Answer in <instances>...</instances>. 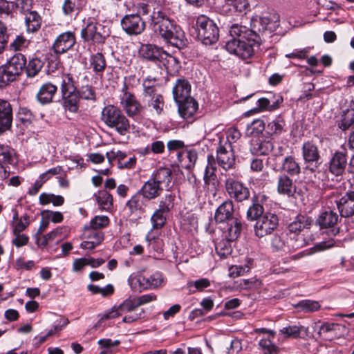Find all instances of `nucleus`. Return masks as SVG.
I'll use <instances>...</instances> for the list:
<instances>
[{"instance_id": "61", "label": "nucleus", "mask_w": 354, "mask_h": 354, "mask_svg": "<svg viewBox=\"0 0 354 354\" xmlns=\"http://www.w3.org/2000/svg\"><path fill=\"white\" fill-rule=\"evenodd\" d=\"M64 171V169L62 166H57L48 169L46 171L41 174L39 177L45 183L50 179L53 176L60 174Z\"/></svg>"}, {"instance_id": "54", "label": "nucleus", "mask_w": 354, "mask_h": 354, "mask_svg": "<svg viewBox=\"0 0 354 354\" xmlns=\"http://www.w3.org/2000/svg\"><path fill=\"white\" fill-rule=\"evenodd\" d=\"M119 340L112 341L111 339H101L98 341V344L104 348L100 354H111V347L117 346L120 344Z\"/></svg>"}, {"instance_id": "2", "label": "nucleus", "mask_w": 354, "mask_h": 354, "mask_svg": "<svg viewBox=\"0 0 354 354\" xmlns=\"http://www.w3.org/2000/svg\"><path fill=\"white\" fill-rule=\"evenodd\" d=\"M214 220L217 223H226L225 230L227 240L233 241L241 234V221L235 216L234 204L232 201L227 200L222 203L216 209Z\"/></svg>"}, {"instance_id": "50", "label": "nucleus", "mask_w": 354, "mask_h": 354, "mask_svg": "<svg viewBox=\"0 0 354 354\" xmlns=\"http://www.w3.org/2000/svg\"><path fill=\"white\" fill-rule=\"evenodd\" d=\"M295 306L301 311L305 313L317 311L320 308V305L318 301L309 299L300 301Z\"/></svg>"}, {"instance_id": "42", "label": "nucleus", "mask_w": 354, "mask_h": 354, "mask_svg": "<svg viewBox=\"0 0 354 354\" xmlns=\"http://www.w3.org/2000/svg\"><path fill=\"white\" fill-rule=\"evenodd\" d=\"M307 329L303 326H288L280 330V333L286 338H298L306 334Z\"/></svg>"}, {"instance_id": "53", "label": "nucleus", "mask_w": 354, "mask_h": 354, "mask_svg": "<svg viewBox=\"0 0 354 354\" xmlns=\"http://www.w3.org/2000/svg\"><path fill=\"white\" fill-rule=\"evenodd\" d=\"M17 119L24 125H29L32 119L33 115L31 111L26 107H20L17 113Z\"/></svg>"}, {"instance_id": "35", "label": "nucleus", "mask_w": 354, "mask_h": 354, "mask_svg": "<svg viewBox=\"0 0 354 354\" xmlns=\"http://www.w3.org/2000/svg\"><path fill=\"white\" fill-rule=\"evenodd\" d=\"M57 91V87L55 85L50 82L46 83L41 86L37 97L41 104L49 103L52 102Z\"/></svg>"}, {"instance_id": "23", "label": "nucleus", "mask_w": 354, "mask_h": 354, "mask_svg": "<svg viewBox=\"0 0 354 354\" xmlns=\"http://www.w3.org/2000/svg\"><path fill=\"white\" fill-rule=\"evenodd\" d=\"M12 109L10 104L0 99V134L10 130L12 123Z\"/></svg>"}, {"instance_id": "14", "label": "nucleus", "mask_w": 354, "mask_h": 354, "mask_svg": "<svg viewBox=\"0 0 354 354\" xmlns=\"http://www.w3.org/2000/svg\"><path fill=\"white\" fill-rule=\"evenodd\" d=\"M339 215L334 210L327 209L322 212L316 220V224L321 229L327 230L329 236H336L339 232L337 223Z\"/></svg>"}, {"instance_id": "59", "label": "nucleus", "mask_w": 354, "mask_h": 354, "mask_svg": "<svg viewBox=\"0 0 354 354\" xmlns=\"http://www.w3.org/2000/svg\"><path fill=\"white\" fill-rule=\"evenodd\" d=\"M95 241H85L80 244V248L84 250H93L99 245L104 240V234H96Z\"/></svg>"}, {"instance_id": "27", "label": "nucleus", "mask_w": 354, "mask_h": 354, "mask_svg": "<svg viewBox=\"0 0 354 354\" xmlns=\"http://www.w3.org/2000/svg\"><path fill=\"white\" fill-rule=\"evenodd\" d=\"M149 201L139 191L127 201V207L131 214H142L145 212Z\"/></svg>"}, {"instance_id": "9", "label": "nucleus", "mask_w": 354, "mask_h": 354, "mask_svg": "<svg viewBox=\"0 0 354 354\" xmlns=\"http://www.w3.org/2000/svg\"><path fill=\"white\" fill-rule=\"evenodd\" d=\"M233 37L232 39L227 41L226 49L229 53L235 54L243 59L250 58L254 54V47L259 46L261 44L254 43L253 41H250V38L238 37L239 39H236V37Z\"/></svg>"}, {"instance_id": "25", "label": "nucleus", "mask_w": 354, "mask_h": 354, "mask_svg": "<svg viewBox=\"0 0 354 354\" xmlns=\"http://www.w3.org/2000/svg\"><path fill=\"white\" fill-rule=\"evenodd\" d=\"M207 165L206 166L204 174L205 185L211 191H216L218 186L216 174H215L216 167L214 158L213 156H209L207 158Z\"/></svg>"}, {"instance_id": "62", "label": "nucleus", "mask_w": 354, "mask_h": 354, "mask_svg": "<svg viewBox=\"0 0 354 354\" xmlns=\"http://www.w3.org/2000/svg\"><path fill=\"white\" fill-rule=\"evenodd\" d=\"M26 39L22 35H17L12 42L9 45L10 50L14 51L21 50L25 47Z\"/></svg>"}, {"instance_id": "63", "label": "nucleus", "mask_w": 354, "mask_h": 354, "mask_svg": "<svg viewBox=\"0 0 354 354\" xmlns=\"http://www.w3.org/2000/svg\"><path fill=\"white\" fill-rule=\"evenodd\" d=\"M14 5L21 12L26 14L30 11L32 0H16V1L13 3V6Z\"/></svg>"}, {"instance_id": "57", "label": "nucleus", "mask_w": 354, "mask_h": 354, "mask_svg": "<svg viewBox=\"0 0 354 354\" xmlns=\"http://www.w3.org/2000/svg\"><path fill=\"white\" fill-rule=\"evenodd\" d=\"M9 35L6 24L0 21V54L3 52L8 43Z\"/></svg>"}, {"instance_id": "58", "label": "nucleus", "mask_w": 354, "mask_h": 354, "mask_svg": "<svg viewBox=\"0 0 354 354\" xmlns=\"http://www.w3.org/2000/svg\"><path fill=\"white\" fill-rule=\"evenodd\" d=\"M230 241H220L216 244V252L221 258H225L231 254L232 250L228 243Z\"/></svg>"}, {"instance_id": "12", "label": "nucleus", "mask_w": 354, "mask_h": 354, "mask_svg": "<svg viewBox=\"0 0 354 354\" xmlns=\"http://www.w3.org/2000/svg\"><path fill=\"white\" fill-rule=\"evenodd\" d=\"M131 288L141 291L142 290L153 289L164 285V278L161 272H157L149 277L138 276L129 279Z\"/></svg>"}, {"instance_id": "15", "label": "nucleus", "mask_w": 354, "mask_h": 354, "mask_svg": "<svg viewBox=\"0 0 354 354\" xmlns=\"http://www.w3.org/2000/svg\"><path fill=\"white\" fill-rule=\"evenodd\" d=\"M225 189L229 196L238 202L247 200L250 197V190L241 182L232 178L225 180Z\"/></svg>"}, {"instance_id": "30", "label": "nucleus", "mask_w": 354, "mask_h": 354, "mask_svg": "<svg viewBox=\"0 0 354 354\" xmlns=\"http://www.w3.org/2000/svg\"><path fill=\"white\" fill-rule=\"evenodd\" d=\"M176 103L178 106L179 114L185 119L192 117L198 109V103L192 97Z\"/></svg>"}, {"instance_id": "47", "label": "nucleus", "mask_w": 354, "mask_h": 354, "mask_svg": "<svg viewBox=\"0 0 354 354\" xmlns=\"http://www.w3.org/2000/svg\"><path fill=\"white\" fill-rule=\"evenodd\" d=\"M76 91L79 95L80 99L90 100L92 102L96 101L95 90L91 86H82L78 89L76 88Z\"/></svg>"}, {"instance_id": "55", "label": "nucleus", "mask_w": 354, "mask_h": 354, "mask_svg": "<svg viewBox=\"0 0 354 354\" xmlns=\"http://www.w3.org/2000/svg\"><path fill=\"white\" fill-rule=\"evenodd\" d=\"M109 223V218L106 216H95L90 222V227L93 230L106 227Z\"/></svg>"}, {"instance_id": "20", "label": "nucleus", "mask_w": 354, "mask_h": 354, "mask_svg": "<svg viewBox=\"0 0 354 354\" xmlns=\"http://www.w3.org/2000/svg\"><path fill=\"white\" fill-rule=\"evenodd\" d=\"M276 169L292 177L299 176L301 170L299 162L293 155L284 157L279 164L276 163Z\"/></svg>"}, {"instance_id": "16", "label": "nucleus", "mask_w": 354, "mask_h": 354, "mask_svg": "<svg viewBox=\"0 0 354 354\" xmlns=\"http://www.w3.org/2000/svg\"><path fill=\"white\" fill-rule=\"evenodd\" d=\"M121 26L129 35H140L145 29V23L139 14L126 15L121 20Z\"/></svg>"}, {"instance_id": "11", "label": "nucleus", "mask_w": 354, "mask_h": 354, "mask_svg": "<svg viewBox=\"0 0 354 354\" xmlns=\"http://www.w3.org/2000/svg\"><path fill=\"white\" fill-rule=\"evenodd\" d=\"M279 217L271 212L263 214L259 217L254 225V235L259 239L270 235L279 225Z\"/></svg>"}, {"instance_id": "48", "label": "nucleus", "mask_w": 354, "mask_h": 354, "mask_svg": "<svg viewBox=\"0 0 354 354\" xmlns=\"http://www.w3.org/2000/svg\"><path fill=\"white\" fill-rule=\"evenodd\" d=\"M96 200L102 209L109 210L113 205L112 195L106 191L100 192Z\"/></svg>"}, {"instance_id": "40", "label": "nucleus", "mask_w": 354, "mask_h": 354, "mask_svg": "<svg viewBox=\"0 0 354 354\" xmlns=\"http://www.w3.org/2000/svg\"><path fill=\"white\" fill-rule=\"evenodd\" d=\"M286 236L283 233H276L270 239V245L275 251H289Z\"/></svg>"}, {"instance_id": "17", "label": "nucleus", "mask_w": 354, "mask_h": 354, "mask_svg": "<svg viewBox=\"0 0 354 354\" xmlns=\"http://www.w3.org/2000/svg\"><path fill=\"white\" fill-rule=\"evenodd\" d=\"M216 151V161L218 165L225 170L232 168L235 165V156L232 145L230 143L221 145Z\"/></svg>"}, {"instance_id": "13", "label": "nucleus", "mask_w": 354, "mask_h": 354, "mask_svg": "<svg viewBox=\"0 0 354 354\" xmlns=\"http://www.w3.org/2000/svg\"><path fill=\"white\" fill-rule=\"evenodd\" d=\"M104 28V26L97 23L95 19L89 18L86 26L81 31V36L86 41H92L97 44L103 43L108 35Z\"/></svg>"}, {"instance_id": "32", "label": "nucleus", "mask_w": 354, "mask_h": 354, "mask_svg": "<svg viewBox=\"0 0 354 354\" xmlns=\"http://www.w3.org/2000/svg\"><path fill=\"white\" fill-rule=\"evenodd\" d=\"M158 183L152 178H149L141 187L140 192L145 195V196L149 200L154 199L158 197L163 191Z\"/></svg>"}, {"instance_id": "18", "label": "nucleus", "mask_w": 354, "mask_h": 354, "mask_svg": "<svg viewBox=\"0 0 354 354\" xmlns=\"http://www.w3.org/2000/svg\"><path fill=\"white\" fill-rule=\"evenodd\" d=\"M347 166V152L345 149L335 151L329 161V171L336 176L343 175Z\"/></svg>"}, {"instance_id": "4", "label": "nucleus", "mask_w": 354, "mask_h": 354, "mask_svg": "<svg viewBox=\"0 0 354 354\" xmlns=\"http://www.w3.org/2000/svg\"><path fill=\"white\" fill-rule=\"evenodd\" d=\"M268 19L263 17L253 18L250 22V28L245 26L233 24L229 30L232 37L250 38L254 43H261V36L267 30Z\"/></svg>"}, {"instance_id": "24", "label": "nucleus", "mask_w": 354, "mask_h": 354, "mask_svg": "<svg viewBox=\"0 0 354 354\" xmlns=\"http://www.w3.org/2000/svg\"><path fill=\"white\" fill-rule=\"evenodd\" d=\"M338 210L342 217L354 215V191L347 192L337 201Z\"/></svg>"}, {"instance_id": "44", "label": "nucleus", "mask_w": 354, "mask_h": 354, "mask_svg": "<svg viewBox=\"0 0 354 354\" xmlns=\"http://www.w3.org/2000/svg\"><path fill=\"white\" fill-rule=\"evenodd\" d=\"M168 212H169L159 207V208L153 214L151 221L154 229H160L164 226L166 221L167 214Z\"/></svg>"}, {"instance_id": "3", "label": "nucleus", "mask_w": 354, "mask_h": 354, "mask_svg": "<svg viewBox=\"0 0 354 354\" xmlns=\"http://www.w3.org/2000/svg\"><path fill=\"white\" fill-rule=\"evenodd\" d=\"M143 100L153 113L160 115L163 113L165 103L163 95L158 92V85L155 77H146L142 84Z\"/></svg>"}, {"instance_id": "6", "label": "nucleus", "mask_w": 354, "mask_h": 354, "mask_svg": "<svg viewBox=\"0 0 354 354\" xmlns=\"http://www.w3.org/2000/svg\"><path fill=\"white\" fill-rule=\"evenodd\" d=\"M61 92L64 106L72 113H77L79 109L80 97L74 85L73 77L70 74L62 76Z\"/></svg>"}, {"instance_id": "33", "label": "nucleus", "mask_w": 354, "mask_h": 354, "mask_svg": "<svg viewBox=\"0 0 354 354\" xmlns=\"http://www.w3.org/2000/svg\"><path fill=\"white\" fill-rule=\"evenodd\" d=\"M273 147V143L271 140L257 138L252 141L250 150L252 153L261 156L268 154L272 151Z\"/></svg>"}, {"instance_id": "19", "label": "nucleus", "mask_w": 354, "mask_h": 354, "mask_svg": "<svg viewBox=\"0 0 354 354\" xmlns=\"http://www.w3.org/2000/svg\"><path fill=\"white\" fill-rule=\"evenodd\" d=\"M17 160L14 149L8 145L0 144V180L8 178L9 173L5 169L8 165H13Z\"/></svg>"}, {"instance_id": "37", "label": "nucleus", "mask_w": 354, "mask_h": 354, "mask_svg": "<svg viewBox=\"0 0 354 354\" xmlns=\"http://www.w3.org/2000/svg\"><path fill=\"white\" fill-rule=\"evenodd\" d=\"M25 24L28 32H35L41 27V18L36 11L30 10L26 13Z\"/></svg>"}, {"instance_id": "5", "label": "nucleus", "mask_w": 354, "mask_h": 354, "mask_svg": "<svg viewBox=\"0 0 354 354\" xmlns=\"http://www.w3.org/2000/svg\"><path fill=\"white\" fill-rule=\"evenodd\" d=\"M101 120L107 127L113 129L121 136L129 132V120L120 109L114 105L109 104L102 109Z\"/></svg>"}, {"instance_id": "41", "label": "nucleus", "mask_w": 354, "mask_h": 354, "mask_svg": "<svg viewBox=\"0 0 354 354\" xmlns=\"http://www.w3.org/2000/svg\"><path fill=\"white\" fill-rule=\"evenodd\" d=\"M18 212H15L12 217V232L13 234L21 233L24 231L30 224L29 216L27 214H24L18 218Z\"/></svg>"}, {"instance_id": "34", "label": "nucleus", "mask_w": 354, "mask_h": 354, "mask_svg": "<svg viewBox=\"0 0 354 354\" xmlns=\"http://www.w3.org/2000/svg\"><path fill=\"white\" fill-rule=\"evenodd\" d=\"M313 220L305 215H298L288 227L290 233L299 234L304 229H308L311 226Z\"/></svg>"}, {"instance_id": "29", "label": "nucleus", "mask_w": 354, "mask_h": 354, "mask_svg": "<svg viewBox=\"0 0 354 354\" xmlns=\"http://www.w3.org/2000/svg\"><path fill=\"white\" fill-rule=\"evenodd\" d=\"M302 156L307 164H317L320 159L319 151L317 146L312 142L308 141L303 144ZM317 167V165H315Z\"/></svg>"}, {"instance_id": "49", "label": "nucleus", "mask_w": 354, "mask_h": 354, "mask_svg": "<svg viewBox=\"0 0 354 354\" xmlns=\"http://www.w3.org/2000/svg\"><path fill=\"white\" fill-rule=\"evenodd\" d=\"M43 67V62L38 58H32L28 63L27 66L25 68L27 76L33 77L36 76Z\"/></svg>"}, {"instance_id": "10", "label": "nucleus", "mask_w": 354, "mask_h": 354, "mask_svg": "<svg viewBox=\"0 0 354 354\" xmlns=\"http://www.w3.org/2000/svg\"><path fill=\"white\" fill-rule=\"evenodd\" d=\"M121 93L120 104L127 115L132 118L138 116L142 110V106L136 95L128 91V86L125 82L121 88Z\"/></svg>"}, {"instance_id": "43", "label": "nucleus", "mask_w": 354, "mask_h": 354, "mask_svg": "<svg viewBox=\"0 0 354 354\" xmlns=\"http://www.w3.org/2000/svg\"><path fill=\"white\" fill-rule=\"evenodd\" d=\"M90 65L94 72L102 73L106 65L104 56L100 53L92 55L90 58Z\"/></svg>"}, {"instance_id": "8", "label": "nucleus", "mask_w": 354, "mask_h": 354, "mask_svg": "<svg viewBox=\"0 0 354 354\" xmlns=\"http://www.w3.org/2000/svg\"><path fill=\"white\" fill-rule=\"evenodd\" d=\"M198 37L206 46L215 44L219 37L218 28L216 24L204 15L196 19Z\"/></svg>"}, {"instance_id": "64", "label": "nucleus", "mask_w": 354, "mask_h": 354, "mask_svg": "<svg viewBox=\"0 0 354 354\" xmlns=\"http://www.w3.org/2000/svg\"><path fill=\"white\" fill-rule=\"evenodd\" d=\"M183 154L189 161V163L185 166V168L190 169L194 167L198 158L196 151L194 149L187 150L183 152Z\"/></svg>"}, {"instance_id": "46", "label": "nucleus", "mask_w": 354, "mask_h": 354, "mask_svg": "<svg viewBox=\"0 0 354 354\" xmlns=\"http://www.w3.org/2000/svg\"><path fill=\"white\" fill-rule=\"evenodd\" d=\"M285 120L281 115H278L268 124V129L271 134L280 135L283 131Z\"/></svg>"}, {"instance_id": "22", "label": "nucleus", "mask_w": 354, "mask_h": 354, "mask_svg": "<svg viewBox=\"0 0 354 354\" xmlns=\"http://www.w3.org/2000/svg\"><path fill=\"white\" fill-rule=\"evenodd\" d=\"M75 44V34L73 32L67 31L60 34L56 38L53 48L56 54H63L73 48Z\"/></svg>"}, {"instance_id": "39", "label": "nucleus", "mask_w": 354, "mask_h": 354, "mask_svg": "<svg viewBox=\"0 0 354 354\" xmlns=\"http://www.w3.org/2000/svg\"><path fill=\"white\" fill-rule=\"evenodd\" d=\"M354 123V102H351L348 108L343 110L339 127L342 130L348 129Z\"/></svg>"}, {"instance_id": "31", "label": "nucleus", "mask_w": 354, "mask_h": 354, "mask_svg": "<svg viewBox=\"0 0 354 354\" xmlns=\"http://www.w3.org/2000/svg\"><path fill=\"white\" fill-rule=\"evenodd\" d=\"M151 178L162 188L167 189L172 180V171L168 167H160L152 174Z\"/></svg>"}, {"instance_id": "1", "label": "nucleus", "mask_w": 354, "mask_h": 354, "mask_svg": "<svg viewBox=\"0 0 354 354\" xmlns=\"http://www.w3.org/2000/svg\"><path fill=\"white\" fill-rule=\"evenodd\" d=\"M150 27L166 42L182 48L187 44L185 33L175 21L161 10H154L151 15Z\"/></svg>"}, {"instance_id": "7", "label": "nucleus", "mask_w": 354, "mask_h": 354, "mask_svg": "<svg viewBox=\"0 0 354 354\" xmlns=\"http://www.w3.org/2000/svg\"><path fill=\"white\" fill-rule=\"evenodd\" d=\"M138 53L142 59L158 64L159 66L168 67L169 64L177 62L175 57L168 54L162 48L151 44H142Z\"/></svg>"}, {"instance_id": "60", "label": "nucleus", "mask_w": 354, "mask_h": 354, "mask_svg": "<svg viewBox=\"0 0 354 354\" xmlns=\"http://www.w3.org/2000/svg\"><path fill=\"white\" fill-rule=\"evenodd\" d=\"M41 216L46 218L55 223L62 222L64 218L62 214L59 212L44 210L41 212Z\"/></svg>"}, {"instance_id": "38", "label": "nucleus", "mask_w": 354, "mask_h": 354, "mask_svg": "<svg viewBox=\"0 0 354 354\" xmlns=\"http://www.w3.org/2000/svg\"><path fill=\"white\" fill-rule=\"evenodd\" d=\"M19 75L5 64L0 66V88H4L15 81Z\"/></svg>"}, {"instance_id": "51", "label": "nucleus", "mask_w": 354, "mask_h": 354, "mask_svg": "<svg viewBox=\"0 0 354 354\" xmlns=\"http://www.w3.org/2000/svg\"><path fill=\"white\" fill-rule=\"evenodd\" d=\"M264 129V122L262 120H255L248 126L246 133L249 136H257L261 133Z\"/></svg>"}, {"instance_id": "21", "label": "nucleus", "mask_w": 354, "mask_h": 354, "mask_svg": "<svg viewBox=\"0 0 354 354\" xmlns=\"http://www.w3.org/2000/svg\"><path fill=\"white\" fill-rule=\"evenodd\" d=\"M138 308L136 299L129 298L118 306H113L109 312L103 315L101 320L114 319L127 313L133 312Z\"/></svg>"}, {"instance_id": "52", "label": "nucleus", "mask_w": 354, "mask_h": 354, "mask_svg": "<svg viewBox=\"0 0 354 354\" xmlns=\"http://www.w3.org/2000/svg\"><path fill=\"white\" fill-rule=\"evenodd\" d=\"M81 6V2L76 3L75 0H64L62 9L65 15H72L74 13H78Z\"/></svg>"}, {"instance_id": "26", "label": "nucleus", "mask_w": 354, "mask_h": 354, "mask_svg": "<svg viewBox=\"0 0 354 354\" xmlns=\"http://www.w3.org/2000/svg\"><path fill=\"white\" fill-rule=\"evenodd\" d=\"M191 85L185 78H179L176 80L172 88L174 100L176 102H182L191 97Z\"/></svg>"}, {"instance_id": "36", "label": "nucleus", "mask_w": 354, "mask_h": 354, "mask_svg": "<svg viewBox=\"0 0 354 354\" xmlns=\"http://www.w3.org/2000/svg\"><path fill=\"white\" fill-rule=\"evenodd\" d=\"M19 76L26 68V58L20 53H15L5 64Z\"/></svg>"}, {"instance_id": "28", "label": "nucleus", "mask_w": 354, "mask_h": 354, "mask_svg": "<svg viewBox=\"0 0 354 354\" xmlns=\"http://www.w3.org/2000/svg\"><path fill=\"white\" fill-rule=\"evenodd\" d=\"M291 177L285 174H280L278 176L277 190L279 194L290 197L295 194L297 188Z\"/></svg>"}, {"instance_id": "45", "label": "nucleus", "mask_w": 354, "mask_h": 354, "mask_svg": "<svg viewBox=\"0 0 354 354\" xmlns=\"http://www.w3.org/2000/svg\"><path fill=\"white\" fill-rule=\"evenodd\" d=\"M252 205L247 211L246 216L250 221H257L259 217H261L263 215L264 208L263 205L254 201V198L252 199Z\"/></svg>"}, {"instance_id": "56", "label": "nucleus", "mask_w": 354, "mask_h": 354, "mask_svg": "<svg viewBox=\"0 0 354 354\" xmlns=\"http://www.w3.org/2000/svg\"><path fill=\"white\" fill-rule=\"evenodd\" d=\"M259 346L266 354H277L278 348L269 339H262L259 341Z\"/></svg>"}]
</instances>
